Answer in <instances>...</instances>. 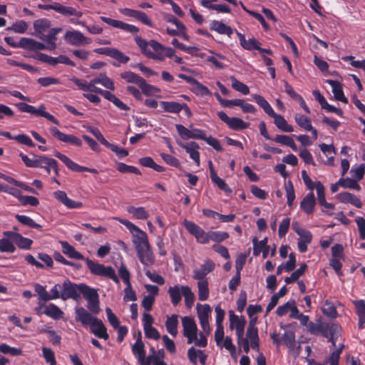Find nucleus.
<instances>
[{"instance_id": "69168bd1", "label": "nucleus", "mask_w": 365, "mask_h": 365, "mask_svg": "<svg viewBox=\"0 0 365 365\" xmlns=\"http://www.w3.org/2000/svg\"><path fill=\"white\" fill-rule=\"evenodd\" d=\"M365 173V165L361 164L359 166L353 167L351 170V173L352 174L353 177L355 180L357 181L361 180Z\"/></svg>"}, {"instance_id": "37998d69", "label": "nucleus", "mask_w": 365, "mask_h": 365, "mask_svg": "<svg viewBox=\"0 0 365 365\" xmlns=\"http://www.w3.org/2000/svg\"><path fill=\"white\" fill-rule=\"evenodd\" d=\"M284 187L286 192L287 205L289 207H292L295 200V192L293 184L290 180H288L284 182Z\"/></svg>"}, {"instance_id": "680f3d73", "label": "nucleus", "mask_w": 365, "mask_h": 365, "mask_svg": "<svg viewBox=\"0 0 365 365\" xmlns=\"http://www.w3.org/2000/svg\"><path fill=\"white\" fill-rule=\"evenodd\" d=\"M117 170L122 173H134L136 175H140V170L134 166L128 165L123 163L117 164Z\"/></svg>"}, {"instance_id": "6ab92c4d", "label": "nucleus", "mask_w": 365, "mask_h": 365, "mask_svg": "<svg viewBox=\"0 0 365 365\" xmlns=\"http://www.w3.org/2000/svg\"><path fill=\"white\" fill-rule=\"evenodd\" d=\"M100 19L106 24L114 28L121 29L128 33L136 34L139 31V29L137 26L124 23L121 21L113 19L106 16H101Z\"/></svg>"}, {"instance_id": "4d7b16f0", "label": "nucleus", "mask_w": 365, "mask_h": 365, "mask_svg": "<svg viewBox=\"0 0 365 365\" xmlns=\"http://www.w3.org/2000/svg\"><path fill=\"white\" fill-rule=\"evenodd\" d=\"M0 352L4 354H9L13 356H20L22 354L21 349L11 347L6 344H0Z\"/></svg>"}, {"instance_id": "a878e982", "label": "nucleus", "mask_w": 365, "mask_h": 365, "mask_svg": "<svg viewBox=\"0 0 365 365\" xmlns=\"http://www.w3.org/2000/svg\"><path fill=\"white\" fill-rule=\"evenodd\" d=\"M179 146L182 148L185 149V151L189 153L190 157L195 162L197 166L200 165V153L198 152L199 145L195 142H189L186 143H182L181 142H178Z\"/></svg>"}, {"instance_id": "052dcab7", "label": "nucleus", "mask_w": 365, "mask_h": 365, "mask_svg": "<svg viewBox=\"0 0 365 365\" xmlns=\"http://www.w3.org/2000/svg\"><path fill=\"white\" fill-rule=\"evenodd\" d=\"M185 293L183 295L185 299V304L188 309H191L194 304L195 296L194 292L191 290L190 287L187 286V289H184Z\"/></svg>"}, {"instance_id": "4be33fe9", "label": "nucleus", "mask_w": 365, "mask_h": 365, "mask_svg": "<svg viewBox=\"0 0 365 365\" xmlns=\"http://www.w3.org/2000/svg\"><path fill=\"white\" fill-rule=\"evenodd\" d=\"M215 264L210 259H207L199 269L193 271V278L197 280H207L205 277L214 270Z\"/></svg>"}, {"instance_id": "ea45409f", "label": "nucleus", "mask_w": 365, "mask_h": 365, "mask_svg": "<svg viewBox=\"0 0 365 365\" xmlns=\"http://www.w3.org/2000/svg\"><path fill=\"white\" fill-rule=\"evenodd\" d=\"M160 106L164 111L172 113H179L180 112V106L181 103L174 102V101H161Z\"/></svg>"}, {"instance_id": "f257e3e1", "label": "nucleus", "mask_w": 365, "mask_h": 365, "mask_svg": "<svg viewBox=\"0 0 365 365\" xmlns=\"http://www.w3.org/2000/svg\"><path fill=\"white\" fill-rule=\"evenodd\" d=\"M113 219L125 225L132 235V242L140 262L145 265L153 264L154 257L147 233L128 220L117 217H113Z\"/></svg>"}, {"instance_id": "423d86ee", "label": "nucleus", "mask_w": 365, "mask_h": 365, "mask_svg": "<svg viewBox=\"0 0 365 365\" xmlns=\"http://www.w3.org/2000/svg\"><path fill=\"white\" fill-rule=\"evenodd\" d=\"M230 329L236 331L237 336V344L242 347L246 354H248L250 349L247 336L244 337L245 327L246 320L243 317L236 315L233 311L229 312Z\"/></svg>"}, {"instance_id": "39448f33", "label": "nucleus", "mask_w": 365, "mask_h": 365, "mask_svg": "<svg viewBox=\"0 0 365 365\" xmlns=\"http://www.w3.org/2000/svg\"><path fill=\"white\" fill-rule=\"evenodd\" d=\"M252 98L269 116L274 118V123L278 129L287 133L294 131L293 126L289 125L282 115L277 114L270 104L263 96L258 94H254L252 95Z\"/></svg>"}, {"instance_id": "774afa93", "label": "nucleus", "mask_w": 365, "mask_h": 365, "mask_svg": "<svg viewBox=\"0 0 365 365\" xmlns=\"http://www.w3.org/2000/svg\"><path fill=\"white\" fill-rule=\"evenodd\" d=\"M42 351L43 356L47 363L50 364V365H56L54 353L50 348L43 347Z\"/></svg>"}, {"instance_id": "6e6d98bb", "label": "nucleus", "mask_w": 365, "mask_h": 365, "mask_svg": "<svg viewBox=\"0 0 365 365\" xmlns=\"http://www.w3.org/2000/svg\"><path fill=\"white\" fill-rule=\"evenodd\" d=\"M16 219L22 225L29 227L41 229V225L36 223L30 217L22 215H16Z\"/></svg>"}, {"instance_id": "79ce46f5", "label": "nucleus", "mask_w": 365, "mask_h": 365, "mask_svg": "<svg viewBox=\"0 0 365 365\" xmlns=\"http://www.w3.org/2000/svg\"><path fill=\"white\" fill-rule=\"evenodd\" d=\"M294 120L297 125L305 130H312V125L310 119L303 115L296 113Z\"/></svg>"}, {"instance_id": "338daca9", "label": "nucleus", "mask_w": 365, "mask_h": 365, "mask_svg": "<svg viewBox=\"0 0 365 365\" xmlns=\"http://www.w3.org/2000/svg\"><path fill=\"white\" fill-rule=\"evenodd\" d=\"M283 339H284L285 344L289 349L294 348L295 344H296V341H295V335L293 331H285Z\"/></svg>"}, {"instance_id": "cd10ccee", "label": "nucleus", "mask_w": 365, "mask_h": 365, "mask_svg": "<svg viewBox=\"0 0 365 365\" xmlns=\"http://www.w3.org/2000/svg\"><path fill=\"white\" fill-rule=\"evenodd\" d=\"M326 82L331 86L332 93L336 101H341L344 103H348V99L344 95L342 86L339 81L329 79L327 80Z\"/></svg>"}, {"instance_id": "58836bf2", "label": "nucleus", "mask_w": 365, "mask_h": 365, "mask_svg": "<svg viewBox=\"0 0 365 365\" xmlns=\"http://www.w3.org/2000/svg\"><path fill=\"white\" fill-rule=\"evenodd\" d=\"M16 250L14 242L8 236L0 239V252L13 253Z\"/></svg>"}, {"instance_id": "2eb2a0df", "label": "nucleus", "mask_w": 365, "mask_h": 365, "mask_svg": "<svg viewBox=\"0 0 365 365\" xmlns=\"http://www.w3.org/2000/svg\"><path fill=\"white\" fill-rule=\"evenodd\" d=\"M79 287L80 284H73L69 280L64 281L61 284V299H76L79 297Z\"/></svg>"}, {"instance_id": "de8ad7c7", "label": "nucleus", "mask_w": 365, "mask_h": 365, "mask_svg": "<svg viewBox=\"0 0 365 365\" xmlns=\"http://www.w3.org/2000/svg\"><path fill=\"white\" fill-rule=\"evenodd\" d=\"M229 237V234L222 231H210L208 235V243L210 241L221 242Z\"/></svg>"}, {"instance_id": "1a4fd4ad", "label": "nucleus", "mask_w": 365, "mask_h": 365, "mask_svg": "<svg viewBox=\"0 0 365 365\" xmlns=\"http://www.w3.org/2000/svg\"><path fill=\"white\" fill-rule=\"evenodd\" d=\"M45 4H38V8L44 10H54L63 16H75L81 17L83 13L73 7L65 6L57 2H52L51 0H41Z\"/></svg>"}, {"instance_id": "8fccbe9b", "label": "nucleus", "mask_w": 365, "mask_h": 365, "mask_svg": "<svg viewBox=\"0 0 365 365\" xmlns=\"http://www.w3.org/2000/svg\"><path fill=\"white\" fill-rule=\"evenodd\" d=\"M142 92L146 96H153L160 91L157 87L148 84L144 78H143L138 85Z\"/></svg>"}, {"instance_id": "a19ab883", "label": "nucleus", "mask_w": 365, "mask_h": 365, "mask_svg": "<svg viewBox=\"0 0 365 365\" xmlns=\"http://www.w3.org/2000/svg\"><path fill=\"white\" fill-rule=\"evenodd\" d=\"M230 79L232 83V88L234 90L243 95H248L250 93V88L246 84L238 81L235 76H230Z\"/></svg>"}, {"instance_id": "9b49d317", "label": "nucleus", "mask_w": 365, "mask_h": 365, "mask_svg": "<svg viewBox=\"0 0 365 365\" xmlns=\"http://www.w3.org/2000/svg\"><path fill=\"white\" fill-rule=\"evenodd\" d=\"M20 47L29 51L49 50L53 51L56 48V42H38L34 39L22 38L20 40Z\"/></svg>"}, {"instance_id": "bf43d9fd", "label": "nucleus", "mask_w": 365, "mask_h": 365, "mask_svg": "<svg viewBox=\"0 0 365 365\" xmlns=\"http://www.w3.org/2000/svg\"><path fill=\"white\" fill-rule=\"evenodd\" d=\"M307 265L303 264L299 269L294 271L290 277H286L284 281L287 284H291L297 280L301 276H302L306 270Z\"/></svg>"}, {"instance_id": "e433bc0d", "label": "nucleus", "mask_w": 365, "mask_h": 365, "mask_svg": "<svg viewBox=\"0 0 365 365\" xmlns=\"http://www.w3.org/2000/svg\"><path fill=\"white\" fill-rule=\"evenodd\" d=\"M132 351L133 354L138 357L140 364L145 361V351L144 349V344L140 338L138 339L135 343L133 345Z\"/></svg>"}, {"instance_id": "b1692460", "label": "nucleus", "mask_w": 365, "mask_h": 365, "mask_svg": "<svg viewBox=\"0 0 365 365\" xmlns=\"http://www.w3.org/2000/svg\"><path fill=\"white\" fill-rule=\"evenodd\" d=\"M187 285L175 284L168 287V293L169 294L170 302L173 306H177L180 304L185 293V289H187Z\"/></svg>"}, {"instance_id": "e2e57ef3", "label": "nucleus", "mask_w": 365, "mask_h": 365, "mask_svg": "<svg viewBox=\"0 0 365 365\" xmlns=\"http://www.w3.org/2000/svg\"><path fill=\"white\" fill-rule=\"evenodd\" d=\"M118 274L122 279L123 282L125 285H128L130 283V274L125 265L121 262L120 267L118 269Z\"/></svg>"}, {"instance_id": "2f4dec72", "label": "nucleus", "mask_w": 365, "mask_h": 365, "mask_svg": "<svg viewBox=\"0 0 365 365\" xmlns=\"http://www.w3.org/2000/svg\"><path fill=\"white\" fill-rule=\"evenodd\" d=\"M237 36L243 48L248 51L259 48L260 43L255 38L246 40L245 36L239 32L237 33Z\"/></svg>"}, {"instance_id": "f3484780", "label": "nucleus", "mask_w": 365, "mask_h": 365, "mask_svg": "<svg viewBox=\"0 0 365 365\" xmlns=\"http://www.w3.org/2000/svg\"><path fill=\"white\" fill-rule=\"evenodd\" d=\"M247 336L250 348L253 350L259 351V339L258 330L255 327V320H251L247 329Z\"/></svg>"}, {"instance_id": "72a5a7b5", "label": "nucleus", "mask_w": 365, "mask_h": 365, "mask_svg": "<svg viewBox=\"0 0 365 365\" xmlns=\"http://www.w3.org/2000/svg\"><path fill=\"white\" fill-rule=\"evenodd\" d=\"M312 240V233L308 231H301L298 240V248L301 252H305L307 250V245L311 243Z\"/></svg>"}, {"instance_id": "a211bd4d", "label": "nucleus", "mask_w": 365, "mask_h": 365, "mask_svg": "<svg viewBox=\"0 0 365 365\" xmlns=\"http://www.w3.org/2000/svg\"><path fill=\"white\" fill-rule=\"evenodd\" d=\"M49 132L53 137H55L56 138H57L58 140H60L61 142L70 143L71 145H76V146H81V145H82V141L80 138H78L73 135L65 134V133H62L61 131H60L56 127L50 128Z\"/></svg>"}, {"instance_id": "7c9ffc66", "label": "nucleus", "mask_w": 365, "mask_h": 365, "mask_svg": "<svg viewBox=\"0 0 365 365\" xmlns=\"http://www.w3.org/2000/svg\"><path fill=\"white\" fill-rule=\"evenodd\" d=\"M127 211L136 220H147L149 217V212L144 207L128 206Z\"/></svg>"}, {"instance_id": "0eeeda50", "label": "nucleus", "mask_w": 365, "mask_h": 365, "mask_svg": "<svg viewBox=\"0 0 365 365\" xmlns=\"http://www.w3.org/2000/svg\"><path fill=\"white\" fill-rule=\"evenodd\" d=\"M51 21L47 19H41L34 22V28L36 36L44 42H56V35L61 31V28H51Z\"/></svg>"}, {"instance_id": "393cba45", "label": "nucleus", "mask_w": 365, "mask_h": 365, "mask_svg": "<svg viewBox=\"0 0 365 365\" xmlns=\"http://www.w3.org/2000/svg\"><path fill=\"white\" fill-rule=\"evenodd\" d=\"M96 318L82 307L75 308V319L76 322H80L83 327H88Z\"/></svg>"}, {"instance_id": "aec40b11", "label": "nucleus", "mask_w": 365, "mask_h": 365, "mask_svg": "<svg viewBox=\"0 0 365 365\" xmlns=\"http://www.w3.org/2000/svg\"><path fill=\"white\" fill-rule=\"evenodd\" d=\"M53 197L68 209H80L83 203L69 198L67 194L62 190H57L53 193Z\"/></svg>"}, {"instance_id": "bb28decb", "label": "nucleus", "mask_w": 365, "mask_h": 365, "mask_svg": "<svg viewBox=\"0 0 365 365\" xmlns=\"http://www.w3.org/2000/svg\"><path fill=\"white\" fill-rule=\"evenodd\" d=\"M316 204V198L314 192H309L301 201L300 208L307 215H310L314 212Z\"/></svg>"}, {"instance_id": "c85d7f7f", "label": "nucleus", "mask_w": 365, "mask_h": 365, "mask_svg": "<svg viewBox=\"0 0 365 365\" xmlns=\"http://www.w3.org/2000/svg\"><path fill=\"white\" fill-rule=\"evenodd\" d=\"M336 199L342 202V203H350L357 208H361L362 207V203L361 200L354 195L348 192H341L336 195Z\"/></svg>"}, {"instance_id": "ddd939ff", "label": "nucleus", "mask_w": 365, "mask_h": 365, "mask_svg": "<svg viewBox=\"0 0 365 365\" xmlns=\"http://www.w3.org/2000/svg\"><path fill=\"white\" fill-rule=\"evenodd\" d=\"M63 39L67 43L73 46H86L91 42L90 38L85 36L81 31L77 30L66 31Z\"/></svg>"}, {"instance_id": "09e8293b", "label": "nucleus", "mask_w": 365, "mask_h": 365, "mask_svg": "<svg viewBox=\"0 0 365 365\" xmlns=\"http://www.w3.org/2000/svg\"><path fill=\"white\" fill-rule=\"evenodd\" d=\"M120 77L124 79L127 83H135L136 85H139L141 80L143 79L142 77L140 76L135 74V73L132 71H125L120 73Z\"/></svg>"}, {"instance_id": "412c9836", "label": "nucleus", "mask_w": 365, "mask_h": 365, "mask_svg": "<svg viewBox=\"0 0 365 365\" xmlns=\"http://www.w3.org/2000/svg\"><path fill=\"white\" fill-rule=\"evenodd\" d=\"M3 235L4 236L9 237L14 243H15L21 249L29 250L33 243V241L31 239L24 237L15 232L6 231L4 232Z\"/></svg>"}, {"instance_id": "7ed1b4c3", "label": "nucleus", "mask_w": 365, "mask_h": 365, "mask_svg": "<svg viewBox=\"0 0 365 365\" xmlns=\"http://www.w3.org/2000/svg\"><path fill=\"white\" fill-rule=\"evenodd\" d=\"M70 80L78 86V89L84 92H91L99 94L101 88L97 87L96 86V84H101L104 88L110 91L115 90L113 81L108 77L104 73H101L97 77L93 78L90 81L77 78H72Z\"/></svg>"}, {"instance_id": "a18cd8bd", "label": "nucleus", "mask_w": 365, "mask_h": 365, "mask_svg": "<svg viewBox=\"0 0 365 365\" xmlns=\"http://www.w3.org/2000/svg\"><path fill=\"white\" fill-rule=\"evenodd\" d=\"M339 184L344 188H349L356 190H360L361 186L359 185L358 181L354 178H341L339 179Z\"/></svg>"}, {"instance_id": "49530a36", "label": "nucleus", "mask_w": 365, "mask_h": 365, "mask_svg": "<svg viewBox=\"0 0 365 365\" xmlns=\"http://www.w3.org/2000/svg\"><path fill=\"white\" fill-rule=\"evenodd\" d=\"M79 288V293L83 294L86 301L96 298V297L98 295L96 289L91 288L85 284H80Z\"/></svg>"}, {"instance_id": "f03ea898", "label": "nucleus", "mask_w": 365, "mask_h": 365, "mask_svg": "<svg viewBox=\"0 0 365 365\" xmlns=\"http://www.w3.org/2000/svg\"><path fill=\"white\" fill-rule=\"evenodd\" d=\"M135 41L141 49L142 53L151 59L163 61L165 58H171L175 53L173 48L165 46L155 40L148 42L141 37L136 36Z\"/></svg>"}, {"instance_id": "f704fd0d", "label": "nucleus", "mask_w": 365, "mask_h": 365, "mask_svg": "<svg viewBox=\"0 0 365 365\" xmlns=\"http://www.w3.org/2000/svg\"><path fill=\"white\" fill-rule=\"evenodd\" d=\"M210 29L215 31L220 34H226L230 36L233 31L230 26H227L224 23L214 20L210 23Z\"/></svg>"}, {"instance_id": "603ef678", "label": "nucleus", "mask_w": 365, "mask_h": 365, "mask_svg": "<svg viewBox=\"0 0 365 365\" xmlns=\"http://www.w3.org/2000/svg\"><path fill=\"white\" fill-rule=\"evenodd\" d=\"M16 198L23 205H29L31 206L36 207L39 204V201L37 197L34 196L22 195L20 191Z\"/></svg>"}, {"instance_id": "473e14b6", "label": "nucleus", "mask_w": 365, "mask_h": 365, "mask_svg": "<svg viewBox=\"0 0 365 365\" xmlns=\"http://www.w3.org/2000/svg\"><path fill=\"white\" fill-rule=\"evenodd\" d=\"M178 316L177 314H173L167 317L165 327L168 332L173 336H176L178 333Z\"/></svg>"}, {"instance_id": "13d9d810", "label": "nucleus", "mask_w": 365, "mask_h": 365, "mask_svg": "<svg viewBox=\"0 0 365 365\" xmlns=\"http://www.w3.org/2000/svg\"><path fill=\"white\" fill-rule=\"evenodd\" d=\"M34 289L35 292L38 295V300L40 303L41 302H48L50 301V297L48 296V292L46 290V288L39 284H34Z\"/></svg>"}, {"instance_id": "6e6552de", "label": "nucleus", "mask_w": 365, "mask_h": 365, "mask_svg": "<svg viewBox=\"0 0 365 365\" xmlns=\"http://www.w3.org/2000/svg\"><path fill=\"white\" fill-rule=\"evenodd\" d=\"M86 262L88 268L93 274L109 278L115 284H119V278L116 275L115 271L112 267L95 262L88 258L86 259Z\"/></svg>"}, {"instance_id": "c03bdc74", "label": "nucleus", "mask_w": 365, "mask_h": 365, "mask_svg": "<svg viewBox=\"0 0 365 365\" xmlns=\"http://www.w3.org/2000/svg\"><path fill=\"white\" fill-rule=\"evenodd\" d=\"M235 106L240 107L244 113L255 114L257 108L244 99H236Z\"/></svg>"}, {"instance_id": "0e129e2a", "label": "nucleus", "mask_w": 365, "mask_h": 365, "mask_svg": "<svg viewBox=\"0 0 365 365\" xmlns=\"http://www.w3.org/2000/svg\"><path fill=\"white\" fill-rule=\"evenodd\" d=\"M267 238L265 237L262 240L257 242L256 238L253 239L254 250L253 253L255 256L259 255L263 249H265L267 246Z\"/></svg>"}, {"instance_id": "4468645a", "label": "nucleus", "mask_w": 365, "mask_h": 365, "mask_svg": "<svg viewBox=\"0 0 365 365\" xmlns=\"http://www.w3.org/2000/svg\"><path fill=\"white\" fill-rule=\"evenodd\" d=\"M219 118L227 125V126L234 130H241L247 129L250 127V123L244 121L238 117H229L225 112L220 111L217 113Z\"/></svg>"}, {"instance_id": "dca6fc26", "label": "nucleus", "mask_w": 365, "mask_h": 365, "mask_svg": "<svg viewBox=\"0 0 365 365\" xmlns=\"http://www.w3.org/2000/svg\"><path fill=\"white\" fill-rule=\"evenodd\" d=\"M175 128L180 136L184 140H187L190 138L202 139L204 138L205 132L200 129H188L184 125L180 124H177Z\"/></svg>"}, {"instance_id": "5701e85b", "label": "nucleus", "mask_w": 365, "mask_h": 365, "mask_svg": "<svg viewBox=\"0 0 365 365\" xmlns=\"http://www.w3.org/2000/svg\"><path fill=\"white\" fill-rule=\"evenodd\" d=\"M88 327L91 332L98 338L103 339L104 340H107L109 338L107 329L101 319L96 318Z\"/></svg>"}, {"instance_id": "c756f323", "label": "nucleus", "mask_w": 365, "mask_h": 365, "mask_svg": "<svg viewBox=\"0 0 365 365\" xmlns=\"http://www.w3.org/2000/svg\"><path fill=\"white\" fill-rule=\"evenodd\" d=\"M60 243L62 247V252L68 257L86 261V258H85L80 252L76 251V249L69 243L66 241H61Z\"/></svg>"}, {"instance_id": "4c0bfd02", "label": "nucleus", "mask_w": 365, "mask_h": 365, "mask_svg": "<svg viewBox=\"0 0 365 365\" xmlns=\"http://www.w3.org/2000/svg\"><path fill=\"white\" fill-rule=\"evenodd\" d=\"M198 299L200 301H205L209 297V287L207 280H198Z\"/></svg>"}, {"instance_id": "f8f14e48", "label": "nucleus", "mask_w": 365, "mask_h": 365, "mask_svg": "<svg viewBox=\"0 0 365 365\" xmlns=\"http://www.w3.org/2000/svg\"><path fill=\"white\" fill-rule=\"evenodd\" d=\"M183 225L187 232L195 237L197 242L203 245L208 244L209 232H205L199 225L187 220L183 221Z\"/></svg>"}, {"instance_id": "3c124183", "label": "nucleus", "mask_w": 365, "mask_h": 365, "mask_svg": "<svg viewBox=\"0 0 365 365\" xmlns=\"http://www.w3.org/2000/svg\"><path fill=\"white\" fill-rule=\"evenodd\" d=\"M36 116L43 117L56 125L59 123L58 120L53 115L46 110V107L43 104H41L36 108Z\"/></svg>"}, {"instance_id": "864d4df0", "label": "nucleus", "mask_w": 365, "mask_h": 365, "mask_svg": "<svg viewBox=\"0 0 365 365\" xmlns=\"http://www.w3.org/2000/svg\"><path fill=\"white\" fill-rule=\"evenodd\" d=\"M54 155L61 160L65 165L71 170L76 172L78 168V164L76 163L66 155L61 154V153L56 151Z\"/></svg>"}, {"instance_id": "9d476101", "label": "nucleus", "mask_w": 365, "mask_h": 365, "mask_svg": "<svg viewBox=\"0 0 365 365\" xmlns=\"http://www.w3.org/2000/svg\"><path fill=\"white\" fill-rule=\"evenodd\" d=\"M197 317L200 321V324L202 331L209 335L211 332V328L209 324V318L211 316L212 308L207 304H197L196 307Z\"/></svg>"}, {"instance_id": "20e7f679", "label": "nucleus", "mask_w": 365, "mask_h": 365, "mask_svg": "<svg viewBox=\"0 0 365 365\" xmlns=\"http://www.w3.org/2000/svg\"><path fill=\"white\" fill-rule=\"evenodd\" d=\"M183 335L187 338V344H194L197 346L205 347L207 344L206 335L204 332L198 333L195 320L190 317L182 318Z\"/></svg>"}, {"instance_id": "c9c22d12", "label": "nucleus", "mask_w": 365, "mask_h": 365, "mask_svg": "<svg viewBox=\"0 0 365 365\" xmlns=\"http://www.w3.org/2000/svg\"><path fill=\"white\" fill-rule=\"evenodd\" d=\"M43 312L53 319H58L63 315V312L60 309V308L53 304L44 306V310Z\"/></svg>"}, {"instance_id": "5fc2aeb1", "label": "nucleus", "mask_w": 365, "mask_h": 365, "mask_svg": "<svg viewBox=\"0 0 365 365\" xmlns=\"http://www.w3.org/2000/svg\"><path fill=\"white\" fill-rule=\"evenodd\" d=\"M212 181L221 190L227 193H230L232 190L229 187L224 180L217 176L216 172L212 170Z\"/></svg>"}]
</instances>
